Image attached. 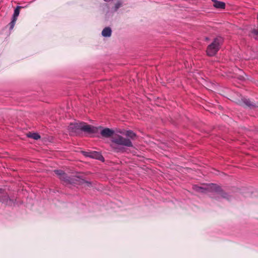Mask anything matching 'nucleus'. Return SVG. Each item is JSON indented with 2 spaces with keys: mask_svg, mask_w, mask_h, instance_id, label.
<instances>
[{
  "mask_svg": "<svg viewBox=\"0 0 258 258\" xmlns=\"http://www.w3.org/2000/svg\"><path fill=\"white\" fill-rule=\"evenodd\" d=\"M110 146L113 151L123 153L125 151V147H132L133 144L130 139L114 135L111 137Z\"/></svg>",
  "mask_w": 258,
  "mask_h": 258,
  "instance_id": "obj_1",
  "label": "nucleus"
},
{
  "mask_svg": "<svg viewBox=\"0 0 258 258\" xmlns=\"http://www.w3.org/2000/svg\"><path fill=\"white\" fill-rule=\"evenodd\" d=\"M99 128L83 122L71 123L69 126V130L72 133H76L79 130H81L88 133L96 134Z\"/></svg>",
  "mask_w": 258,
  "mask_h": 258,
  "instance_id": "obj_2",
  "label": "nucleus"
},
{
  "mask_svg": "<svg viewBox=\"0 0 258 258\" xmlns=\"http://www.w3.org/2000/svg\"><path fill=\"white\" fill-rule=\"evenodd\" d=\"M223 42L222 38L219 37L216 38L211 44L207 47V53L209 56H214L219 50L220 45Z\"/></svg>",
  "mask_w": 258,
  "mask_h": 258,
  "instance_id": "obj_3",
  "label": "nucleus"
},
{
  "mask_svg": "<svg viewBox=\"0 0 258 258\" xmlns=\"http://www.w3.org/2000/svg\"><path fill=\"white\" fill-rule=\"evenodd\" d=\"M193 189L199 192H205L207 190H208L209 191H215L219 192L221 191V188L218 186L217 185L215 184L212 183L211 184H209L208 186V187L207 189H205L203 187L197 186V185H194L193 186Z\"/></svg>",
  "mask_w": 258,
  "mask_h": 258,
  "instance_id": "obj_4",
  "label": "nucleus"
},
{
  "mask_svg": "<svg viewBox=\"0 0 258 258\" xmlns=\"http://www.w3.org/2000/svg\"><path fill=\"white\" fill-rule=\"evenodd\" d=\"M55 173L58 176L59 178L66 183H71L72 179L62 170H55Z\"/></svg>",
  "mask_w": 258,
  "mask_h": 258,
  "instance_id": "obj_5",
  "label": "nucleus"
},
{
  "mask_svg": "<svg viewBox=\"0 0 258 258\" xmlns=\"http://www.w3.org/2000/svg\"><path fill=\"white\" fill-rule=\"evenodd\" d=\"M98 127L100 128L98 129V132L96 133H98L99 131H100V133L102 137L105 138H109L113 136V135L114 133L113 130L110 129L109 128H102L101 126H99Z\"/></svg>",
  "mask_w": 258,
  "mask_h": 258,
  "instance_id": "obj_6",
  "label": "nucleus"
},
{
  "mask_svg": "<svg viewBox=\"0 0 258 258\" xmlns=\"http://www.w3.org/2000/svg\"><path fill=\"white\" fill-rule=\"evenodd\" d=\"M83 154L86 157H89L92 158L102 160L103 159V156L101 154L98 152H83Z\"/></svg>",
  "mask_w": 258,
  "mask_h": 258,
  "instance_id": "obj_7",
  "label": "nucleus"
},
{
  "mask_svg": "<svg viewBox=\"0 0 258 258\" xmlns=\"http://www.w3.org/2000/svg\"><path fill=\"white\" fill-rule=\"evenodd\" d=\"M0 201L8 205H12L13 203V201L9 199L8 195H5L4 197L1 198Z\"/></svg>",
  "mask_w": 258,
  "mask_h": 258,
  "instance_id": "obj_8",
  "label": "nucleus"
},
{
  "mask_svg": "<svg viewBox=\"0 0 258 258\" xmlns=\"http://www.w3.org/2000/svg\"><path fill=\"white\" fill-rule=\"evenodd\" d=\"M214 2L213 6L217 9H224L225 4L224 3L222 2L217 1L216 0H212Z\"/></svg>",
  "mask_w": 258,
  "mask_h": 258,
  "instance_id": "obj_9",
  "label": "nucleus"
},
{
  "mask_svg": "<svg viewBox=\"0 0 258 258\" xmlns=\"http://www.w3.org/2000/svg\"><path fill=\"white\" fill-rule=\"evenodd\" d=\"M111 29L109 27L105 28L102 31V35L105 37H110L111 35Z\"/></svg>",
  "mask_w": 258,
  "mask_h": 258,
  "instance_id": "obj_10",
  "label": "nucleus"
},
{
  "mask_svg": "<svg viewBox=\"0 0 258 258\" xmlns=\"http://www.w3.org/2000/svg\"><path fill=\"white\" fill-rule=\"evenodd\" d=\"M20 8V7L18 6L15 9L14 13L13 14V18L12 19H15V20H17V17L19 16V13H20V10H19Z\"/></svg>",
  "mask_w": 258,
  "mask_h": 258,
  "instance_id": "obj_11",
  "label": "nucleus"
},
{
  "mask_svg": "<svg viewBox=\"0 0 258 258\" xmlns=\"http://www.w3.org/2000/svg\"><path fill=\"white\" fill-rule=\"evenodd\" d=\"M125 135L131 139H134L136 137V134L132 131H127Z\"/></svg>",
  "mask_w": 258,
  "mask_h": 258,
  "instance_id": "obj_12",
  "label": "nucleus"
},
{
  "mask_svg": "<svg viewBox=\"0 0 258 258\" xmlns=\"http://www.w3.org/2000/svg\"><path fill=\"white\" fill-rule=\"evenodd\" d=\"M28 137L34 139L35 140H38L40 138V136L37 133H30L28 135Z\"/></svg>",
  "mask_w": 258,
  "mask_h": 258,
  "instance_id": "obj_13",
  "label": "nucleus"
},
{
  "mask_svg": "<svg viewBox=\"0 0 258 258\" xmlns=\"http://www.w3.org/2000/svg\"><path fill=\"white\" fill-rule=\"evenodd\" d=\"M243 103L247 106L248 107H251L253 106V104L251 102V101L247 99L244 98L242 99Z\"/></svg>",
  "mask_w": 258,
  "mask_h": 258,
  "instance_id": "obj_14",
  "label": "nucleus"
},
{
  "mask_svg": "<svg viewBox=\"0 0 258 258\" xmlns=\"http://www.w3.org/2000/svg\"><path fill=\"white\" fill-rule=\"evenodd\" d=\"M122 5V3L120 1L117 2L114 7V11H117Z\"/></svg>",
  "mask_w": 258,
  "mask_h": 258,
  "instance_id": "obj_15",
  "label": "nucleus"
},
{
  "mask_svg": "<svg viewBox=\"0 0 258 258\" xmlns=\"http://www.w3.org/2000/svg\"><path fill=\"white\" fill-rule=\"evenodd\" d=\"M16 21V20L12 19V21L10 23V29L11 30L13 29V28H14V27L15 26Z\"/></svg>",
  "mask_w": 258,
  "mask_h": 258,
  "instance_id": "obj_16",
  "label": "nucleus"
},
{
  "mask_svg": "<svg viewBox=\"0 0 258 258\" xmlns=\"http://www.w3.org/2000/svg\"><path fill=\"white\" fill-rule=\"evenodd\" d=\"M251 34L254 36H258V29H253L251 31Z\"/></svg>",
  "mask_w": 258,
  "mask_h": 258,
  "instance_id": "obj_17",
  "label": "nucleus"
},
{
  "mask_svg": "<svg viewBox=\"0 0 258 258\" xmlns=\"http://www.w3.org/2000/svg\"><path fill=\"white\" fill-rule=\"evenodd\" d=\"M222 197L224 198H226V199H229V198L227 196V194H224V195H222Z\"/></svg>",
  "mask_w": 258,
  "mask_h": 258,
  "instance_id": "obj_18",
  "label": "nucleus"
},
{
  "mask_svg": "<svg viewBox=\"0 0 258 258\" xmlns=\"http://www.w3.org/2000/svg\"><path fill=\"white\" fill-rule=\"evenodd\" d=\"M3 192V190L1 188H0V194H2Z\"/></svg>",
  "mask_w": 258,
  "mask_h": 258,
  "instance_id": "obj_19",
  "label": "nucleus"
}]
</instances>
